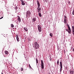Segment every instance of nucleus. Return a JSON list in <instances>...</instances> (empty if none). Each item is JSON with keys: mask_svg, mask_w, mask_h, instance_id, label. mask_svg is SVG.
<instances>
[{"mask_svg": "<svg viewBox=\"0 0 74 74\" xmlns=\"http://www.w3.org/2000/svg\"><path fill=\"white\" fill-rule=\"evenodd\" d=\"M33 46L36 49H38L39 48V45L37 42H35L33 45Z\"/></svg>", "mask_w": 74, "mask_h": 74, "instance_id": "f257e3e1", "label": "nucleus"}, {"mask_svg": "<svg viewBox=\"0 0 74 74\" xmlns=\"http://www.w3.org/2000/svg\"><path fill=\"white\" fill-rule=\"evenodd\" d=\"M36 2L38 4V7L37 8V10H38V12H40V11H41L40 10H41V9L40 8V3H39V1H38V0Z\"/></svg>", "mask_w": 74, "mask_h": 74, "instance_id": "f03ea898", "label": "nucleus"}, {"mask_svg": "<svg viewBox=\"0 0 74 74\" xmlns=\"http://www.w3.org/2000/svg\"><path fill=\"white\" fill-rule=\"evenodd\" d=\"M26 16L27 17H30L31 16V12L30 10H28L26 12Z\"/></svg>", "mask_w": 74, "mask_h": 74, "instance_id": "7ed1b4c3", "label": "nucleus"}, {"mask_svg": "<svg viewBox=\"0 0 74 74\" xmlns=\"http://www.w3.org/2000/svg\"><path fill=\"white\" fill-rule=\"evenodd\" d=\"M60 72H62V68H63V66L62 65V62H60Z\"/></svg>", "mask_w": 74, "mask_h": 74, "instance_id": "20e7f679", "label": "nucleus"}, {"mask_svg": "<svg viewBox=\"0 0 74 74\" xmlns=\"http://www.w3.org/2000/svg\"><path fill=\"white\" fill-rule=\"evenodd\" d=\"M41 66L42 69H44V62L42 60H41Z\"/></svg>", "mask_w": 74, "mask_h": 74, "instance_id": "39448f33", "label": "nucleus"}, {"mask_svg": "<svg viewBox=\"0 0 74 74\" xmlns=\"http://www.w3.org/2000/svg\"><path fill=\"white\" fill-rule=\"evenodd\" d=\"M38 27L39 31L40 32H41V27L39 25H38Z\"/></svg>", "mask_w": 74, "mask_h": 74, "instance_id": "423d86ee", "label": "nucleus"}, {"mask_svg": "<svg viewBox=\"0 0 74 74\" xmlns=\"http://www.w3.org/2000/svg\"><path fill=\"white\" fill-rule=\"evenodd\" d=\"M18 18L17 20L19 22H21V18H20V17H19V16H17Z\"/></svg>", "mask_w": 74, "mask_h": 74, "instance_id": "0eeeda50", "label": "nucleus"}, {"mask_svg": "<svg viewBox=\"0 0 74 74\" xmlns=\"http://www.w3.org/2000/svg\"><path fill=\"white\" fill-rule=\"evenodd\" d=\"M21 1L22 3L21 4L23 5H25V3H24V2H23V0H20Z\"/></svg>", "mask_w": 74, "mask_h": 74, "instance_id": "6e6552de", "label": "nucleus"}, {"mask_svg": "<svg viewBox=\"0 0 74 74\" xmlns=\"http://www.w3.org/2000/svg\"><path fill=\"white\" fill-rule=\"evenodd\" d=\"M16 39L18 42H19V37H18V35H16Z\"/></svg>", "mask_w": 74, "mask_h": 74, "instance_id": "1a4fd4ad", "label": "nucleus"}, {"mask_svg": "<svg viewBox=\"0 0 74 74\" xmlns=\"http://www.w3.org/2000/svg\"><path fill=\"white\" fill-rule=\"evenodd\" d=\"M64 23L66 24V23H67V19H64Z\"/></svg>", "mask_w": 74, "mask_h": 74, "instance_id": "9d476101", "label": "nucleus"}, {"mask_svg": "<svg viewBox=\"0 0 74 74\" xmlns=\"http://www.w3.org/2000/svg\"><path fill=\"white\" fill-rule=\"evenodd\" d=\"M70 73L71 74H74V71H70Z\"/></svg>", "mask_w": 74, "mask_h": 74, "instance_id": "9b49d317", "label": "nucleus"}, {"mask_svg": "<svg viewBox=\"0 0 74 74\" xmlns=\"http://www.w3.org/2000/svg\"><path fill=\"white\" fill-rule=\"evenodd\" d=\"M5 54H6V55H8V51H5Z\"/></svg>", "mask_w": 74, "mask_h": 74, "instance_id": "f8f14e48", "label": "nucleus"}, {"mask_svg": "<svg viewBox=\"0 0 74 74\" xmlns=\"http://www.w3.org/2000/svg\"><path fill=\"white\" fill-rule=\"evenodd\" d=\"M36 18H33L32 19L33 21L34 22L35 21H36Z\"/></svg>", "mask_w": 74, "mask_h": 74, "instance_id": "ddd939ff", "label": "nucleus"}, {"mask_svg": "<svg viewBox=\"0 0 74 74\" xmlns=\"http://www.w3.org/2000/svg\"><path fill=\"white\" fill-rule=\"evenodd\" d=\"M24 30H25V31H26V32H27V31L28 30L27 29V28H26V27H24Z\"/></svg>", "mask_w": 74, "mask_h": 74, "instance_id": "4468645a", "label": "nucleus"}, {"mask_svg": "<svg viewBox=\"0 0 74 74\" xmlns=\"http://www.w3.org/2000/svg\"><path fill=\"white\" fill-rule=\"evenodd\" d=\"M36 63L37 64V63H38V59H37V58H36Z\"/></svg>", "mask_w": 74, "mask_h": 74, "instance_id": "2eb2a0df", "label": "nucleus"}, {"mask_svg": "<svg viewBox=\"0 0 74 74\" xmlns=\"http://www.w3.org/2000/svg\"><path fill=\"white\" fill-rule=\"evenodd\" d=\"M38 14L39 16L40 17H41V16H42V15H41V13H39Z\"/></svg>", "mask_w": 74, "mask_h": 74, "instance_id": "dca6fc26", "label": "nucleus"}, {"mask_svg": "<svg viewBox=\"0 0 74 74\" xmlns=\"http://www.w3.org/2000/svg\"><path fill=\"white\" fill-rule=\"evenodd\" d=\"M59 60H57V66H58V65H59Z\"/></svg>", "mask_w": 74, "mask_h": 74, "instance_id": "f3484780", "label": "nucleus"}, {"mask_svg": "<svg viewBox=\"0 0 74 74\" xmlns=\"http://www.w3.org/2000/svg\"><path fill=\"white\" fill-rule=\"evenodd\" d=\"M71 30H69V31L68 32L69 33V34H71Z\"/></svg>", "mask_w": 74, "mask_h": 74, "instance_id": "a211bd4d", "label": "nucleus"}, {"mask_svg": "<svg viewBox=\"0 0 74 74\" xmlns=\"http://www.w3.org/2000/svg\"><path fill=\"white\" fill-rule=\"evenodd\" d=\"M11 27H14V25L12 24H11Z\"/></svg>", "mask_w": 74, "mask_h": 74, "instance_id": "6ab92c4d", "label": "nucleus"}, {"mask_svg": "<svg viewBox=\"0 0 74 74\" xmlns=\"http://www.w3.org/2000/svg\"><path fill=\"white\" fill-rule=\"evenodd\" d=\"M50 36L51 37H52V36H53L52 34L50 33Z\"/></svg>", "mask_w": 74, "mask_h": 74, "instance_id": "aec40b11", "label": "nucleus"}, {"mask_svg": "<svg viewBox=\"0 0 74 74\" xmlns=\"http://www.w3.org/2000/svg\"><path fill=\"white\" fill-rule=\"evenodd\" d=\"M72 28L73 30V32H74V26H72Z\"/></svg>", "mask_w": 74, "mask_h": 74, "instance_id": "412c9836", "label": "nucleus"}, {"mask_svg": "<svg viewBox=\"0 0 74 74\" xmlns=\"http://www.w3.org/2000/svg\"><path fill=\"white\" fill-rule=\"evenodd\" d=\"M68 28L69 30H71V28H70V26L68 27Z\"/></svg>", "mask_w": 74, "mask_h": 74, "instance_id": "4be33fe9", "label": "nucleus"}, {"mask_svg": "<svg viewBox=\"0 0 74 74\" xmlns=\"http://www.w3.org/2000/svg\"><path fill=\"white\" fill-rule=\"evenodd\" d=\"M49 60H50V61H51L52 60V59L50 57H49Z\"/></svg>", "mask_w": 74, "mask_h": 74, "instance_id": "5701e85b", "label": "nucleus"}, {"mask_svg": "<svg viewBox=\"0 0 74 74\" xmlns=\"http://www.w3.org/2000/svg\"><path fill=\"white\" fill-rule=\"evenodd\" d=\"M29 66L30 68L31 69H32V68L31 67V66H30V64H29Z\"/></svg>", "mask_w": 74, "mask_h": 74, "instance_id": "b1692460", "label": "nucleus"}, {"mask_svg": "<svg viewBox=\"0 0 74 74\" xmlns=\"http://www.w3.org/2000/svg\"><path fill=\"white\" fill-rule=\"evenodd\" d=\"M66 26H68V27H69L70 26H69V24H67V23L66 24Z\"/></svg>", "mask_w": 74, "mask_h": 74, "instance_id": "393cba45", "label": "nucleus"}, {"mask_svg": "<svg viewBox=\"0 0 74 74\" xmlns=\"http://www.w3.org/2000/svg\"><path fill=\"white\" fill-rule=\"evenodd\" d=\"M65 30L66 31V32H69V29H65Z\"/></svg>", "mask_w": 74, "mask_h": 74, "instance_id": "a878e982", "label": "nucleus"}, {"mask_svg": "<svg viewBox=\"0 0 74 74\" xmlns=\"http://www.w3.org/2000/svg\"><path fill=\"white\" fill-rule=\"evenodd\" d=\"M64 18H65V19H66V18H67V17H66V16L65 15L64 16Z\"/></svg>", "mask_w": 74, "mask_h": 74, "instance_id": "bb28decb", "label": "nucleus"}, {"mask_svg": "<svg viewBox=\"0 0 74 74\" xmlns=\"http://www.w3.org/2000/svg\"><path fill=\"white\" fill-rule=\"evenodd\" d=\"M23 68H21V71H23Z\"/></svg>", "mask_w": 74, "mask_h": 74, "instance_id": "cd10ccee", "label": "nucleus"}, {"mask_svg": "<svg viewBox=\"0 0 74 74\" xmlns=\"http://www.w3.org/2000/svg\"><path fill=\"white\" fill-rule=\"evenodd\" d=\"M17 9H18V7H17V6H16V9L15 10H17Z\"/></svg>", "mask_w": 74, "mask_h": 74, "instance_id": "c85d7f7f", "label": "nucleus"}, {"mask_svg": "<svg viewBox=\"0 0 74 74\" xmlns=\"http://www.w3.org/2000/svg\"><path fill=\"white\" fill-rule=\"evenodd\" d=\"M73 51H74V48L73 49Z\"/></svg>", "mask_w": 74, "mask_h": 74, "instance_id": "c756f323", "label": "nucleus"}, {"mask_svg": "<svg viewBox=\"0 0 74 74\" xmlns=\"http://www.w3.org/2000/svg\"><path fill=\"white\" fill-rule=\"evenodd\" d=\"M3 18V17H2L1 18L2 19V18Z\"/></svg>", "mask_w": 74, "mask_h": 74, "instance_id": "7c9ffc66", "label": "nucleus"}, {"mask_svg": "<svg viewBox=\"0 0 74 74\" xmlns=\"http://www.w3.org/2000/svg\"><path fill=\"white\" fill-rule=\"evenodd\" d=\"M70 2H69V4H70Z\"/></svg>", "mask_w": 74, "mask_h": 74, "instance_id": "2f4dec72", "label": "nucleus"}, {"mask_svg": "<svg viewBox=\"0 0 74 74\" xmlns=\"http://www.w3.org/2000/svg\"><path fill=\"white\" fill-rule=\"evenodd\" d=\"M2 19L1 18H0V19Z\"/></svg>", "mask_w": 74, "mask_h": 74, "instance_id": "473e14b6", "label": "nucleus"}, {"mask_svg": "<svg viewBox=\"0 0 74 74\" xmlns=\"http://www.w3.org/2000/svg\"><path fill=\"white\" fill-rule=\"evenodd\" d=\"M2 74H3V73H2Z\"/></svg>", "mask_w": 74, "mask_h": 74, "instance_id": "72a5a7b5", "label": "nucleus"}]
</instances>
